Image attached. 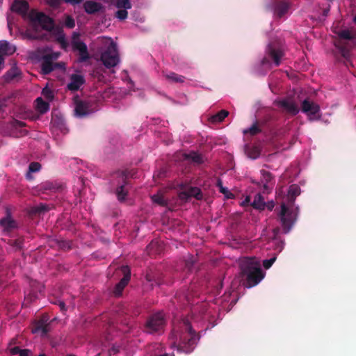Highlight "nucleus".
Returning <instances> with one entry per match:
<instances>
[{
    "label": "nucleus",
    "mask_w": 356,
    "mask_h": 356,
    "mask_svg": "<svg viewBox=\"0 0 356 356\" xmlns=\"http://www.w3.org/2000/svg\"><path fill=\"white\" fill-rule=\"evenodd\" d=\"M300 194V188L296 184H292L289 186L288 194L286 198V204L282 202L281 210L278 214L279 220L281 223L283 233L288 234L296 223L298 215V208L294 210L295 200Z\"/></svg>",
    "instance_id": "f257e3e1"
},
{
    "label": "nucleus",
    "mask_w": 356,
    "mask_h": 356,
    "mask_svg": "<svg viewBox=\"0 0 356 356\" xmlns=\"http://www.w3.org/2000/svg\"><path fill=\"white\" fill-rule=\"evenodd\" d=\"M171 337L175 339V343H177L178 350L185 353H191L200 339L186 318L182 320L177 330L173 329Z\"/></svg>",
    "instance_id": "f03ea898"
},
{
    "label": "nucleus",
    "mask_w": 356,
    "mask_h": 356,
    "mask_svg": "<svg viewBox=\"0 0 356 356\" xmlns=\"http://www.w3.org/2000/svg\"><path fill=\"white\" fill-rule=\"evenodd\" d=\"M240 268L242 277L245 278V287L251 288L257 285L264 277V272L253 259H243L240 264Z\"/></svg>",
    "instance_id": "7ed1b4c3"
},
{
    "label": "nucleus",
    "mask_w": 356,
    "mask_h": 356,
    "mask_svg": "<svg viewBox=\"0 0 356 356\" xmlns=\"http://www.w3.org/2000/svg\"><path fill=\"white\" fill-rule=\"evenodd\" d=\"M166 319L163 312H158L150 315L144 325V332L150 334H161L163 332Z\"/></svg>",
    "instance_id": "20e7f679"
},
{
    "label": "nucleus",
    "mask_w": 356,
    "mask_h": 356,
    "mask_svg": "<svg viewBox=\"0 0 356 356\" xmlns=\"http://www.w3.org/2000/svg\"><path fill=\"white\" fill-rule=\"evenodd\" d=\"M266 54L267 56L264 57L261 61L262 65L270 64L271 59L276 66H279L284 55L281 43L278 41L270 42L266 49Z\"/></svg>",
    "instance_id": "39448f33"
},
{
    "label": "nucleus",
    "mask_w": 356,
    "mask_h": 356,
    "mask_svg": "<svg viewBox=\"0 0 356 356\" xmlns=\"http://www.w3.org/2000/svg\"><path fill=\"white\" fill-rule=\"evenodd\" d=\"M101 60L106 68L115 67L120 61L115 43L111 42L101 54Z\"/></svg>",
    "instance_id": "423d86ee"
},
{
    "label": "nucleus",
    "mask_w": 356,
    "mask_h": 356,
    "mask_svg": "<svg viewBox=\"0 0 356 356\" xmlns=\"http://www.w3.org/2000/svg\"><path fill=\"white\" fill-rule=\"evenodd\" d=\"M59 53H47L44 54L41 58V72L44 75L49 74L55 69H64L65 65L63 63H54L59 57Z\"/></svg>",
    "instance_id": "0eeeda50"
},
{
    "label": "nucleus",
    "mask_w": 356,
    "mask_h": 356,
    "mask_svg": "<svg viewBox=\"0 0 356 356\" xmlns=\"http://www.w3.org/2000/svg\"><path fill=\"white\" fill-rule=\"evenodd\" d=\"M72 47L74 51H79L80 62H86L90 58V54L88 51L87 45L79 40V34L73 33Z\"/></svg>",
    "instance_id": "6e6552de"
},
{
    "label": "nucleus",
    "mask_w": 356,
    "mask_h": 356,
    "mask_svg": "<svg viewBox=\"0 0 356 356\" xmlns=\"http://www.w3.org/2000/svg\"><path fill=\"white\" fill-rule=\"evenodd\" d=\"M121 271L123 274V277L116 284L113 291V293L115 297L122 296L124 289L129 284L131 279V270L128 266H122Z\"/></svg>",
    "instance_id": "1a4fd4ad"
},
{
    "label": "nucleus",
    "mask_w": 356,
    "mask_h": 356,
    "mask_svg": "<svg viewBox=\"0 0 356 356\" xmlns=\"http://www.w3.org/2000/svg\"><path fill=\"white\" fill-rule=\"evenodd\" d=\"M30 18L32 22H38L44 30L51 31L54 29V20L43 13L31 14Z\"/></svg>",
    "instance_id": "9d476101"
},
{
    "label": "nucleus",
    "mask_w": 356,
    "mask_h": 356,
    "mask_svg": "<svg viewBox=\"0 0 356 356\" xmlns=\"http://www.w3.org/2000/svg\"><path fill=\"white\" fill-rule=\"evenodd\" d=\"M74 113L78 118H83L94 112L92 104L89 101L75 99Z\"/></svg>",
    "instance_id": "9b49d317"
},
{
    "label": "nucleus",
    "mask_w": 356,
    "mask_h": 356,
    "mask_svg": "<svg viewBox=\"0 0 356 356\" xmlns=\"http://www.w3.org/2000/svg\"><path fill=\"white\" fill-rule=\"evenodd\" d=\"M301 110L303 113H306L310 119H319L321 117L318 115L320 113V106L309 99H305L302 102Z\"/></svg>",
    "instance_id": "f8f14e48"
},
{
    "label": "nucleus",
    "mask_w": 356,
    "mask_h": 356,
    "mask_svg": "<svg viewBox=\"0 0 356 356\" xmlns=\"http://www.w3.org/2000/svg\"><path fill=\"white\" fill-rule=\"evenodd\" d=\"M118 175L119 177H122L124 184L119 186L116 188L115 193L117 195L118 200L120 202H123L125 200L126 197L127 196L128 192L125 190L124 186L127 184V179L131 176L130 173L127 170L118 171Z\"/></svg>",
    "instance_id": "ddd939ff"
},
{
    "label": "nucleus",
    "mask_w": 356,
    "mask_h": 356,
    "mask_svg": "<svg viewBox=\"0 0 356 356\" xmlns=\"http://www.w3.org/2000/svg\"><path fill=\"white\" fill-rule=\"evenodd\" d=\"M49 318L47 314L42 315V317L36 321L33 326L32 332H42V335H46L49 332Z\"/></svg>",
    "instance_id": "4468645a"
},
{
    "label": "nucleus",
    "mask_w": 356,
    "mask_h": 356,
    "mask_svg": "<svg viewBox=\"0 0 356 356\" xmlns=\"http://www.w3.org/2000/svg\"><path fill=\"white\" fill-rule=\"evenodd\" d=\"M277 105L286 113L296 115L299 112L298 104L291 99L286 98L278 102Z\"/></svg>",
    "instance_id": "2eb2a0df"
},
{
    "label": "nucleus",
    "mask_w": 356,
    "mask_h": 356,
    "mask_svg": "<svg viewBox=\"0 0 356 356\" xmlns=\"http://www.w3.org/2000/svg\"><path fill=\"white\" fill-rule=\"evenodd\" d=\"M145 280L149 282L152 286L154 284L160 285L163 282L162 273L156 269L149 268L145 274Z\"/></svg>",
    "instance_id": "dca6fc26"
},
{
    "label": "nucleus",
    "mask_w": 356,
    "mask_h": 356,
    "mask_svg": "<svg viewBox=\"0 0 356 356\" xmlns=\"http://www.w3.org/2000/svg\"><path fill=\"white\" fill-rule=\"evenodd\" d=\"M0 226L6 232H12L17 227V222L12 218L8 210H6V216L0 219Z\"/></svg>",
    "instance_id": "f3484780"
},
{
    "label": "nucleus",
    "mask_w": 356,
    "mask_h": 356,
    "mask_svg": "<svg viewBox=\"0 0 356 356\" xmlns=\"http://www.w3.org/2000/svg\"><path fill=\"white\" fill-rule=\"evenodd\" d=\"M336 47L339 50V54L341 58L343 59V62L348 67V65H351L350 58H351V52L350 49H348L343 43L341 42H338L335 44Z\"/></svg>",
    "instance_id": "a211bd4d"
},
{
    "label": "nucleus",
    "mask_w": 356,
    "mask_h": 356,
    "mask_svg": "<svg viewBox=\"0 0 356 356\" xmlns=\"http://www.w3.org/2000/svg\"><path fill=\"white\" fill-rule=\"evenodd\" d=\"M289 8L290 3L286 1H276L274 3V13L279 18L283 17Z\"/></svg>",
    "instance_id": "6ab92c4d"
},
{
    "label": "nucleus",
    "mask_w": 356,
    "mask_h": 356,
    "mask_svg": "<svg viewBox=\"0 0 356 356\" xmlns=\"http://www.w3.org/2000/svg\"><path fill=\"white\" fill-rule=\"evenodd\" d=\"M29 9V3L24 0H15L12 5L13 11L25 15Z\"/></svg>",
    "instance_id": "aec40b11"
},
{
    "label": "nucleus",
    "mask_w": 356,
    "mask_h": 356,
    "mask_svg": "<svg viewBox=\"0 0 356 356\" xmlns=\"http://www.w3.org/2000/svg\"><path fill=\"white\" fill-rule=\"evenodd\" d=\"M84 83L83 76L74 74L70 77V82L67 84V88L71 91H76Z\"/></svg>",
    "instance_id": "412c9836"
},
{
    "label": "nucleus",
    "mask_w": 356,
    "mask_h": 356,
    "mask_svg": "<svg viewBox=\"0 0 356 356\" xmlns=\"http://www.w3.org/2000/svg\"><path fill=\"white\" fill-rule=\"evenodd\" d=\"M59 186L57 183L51 181H44L37 186L38 191L42 193H56L58 191Z\"/></svg>",
    "instance_id": "4be33fe9"
},
{
    "label": "nucleus",
    "mask_w": 356,
    "mask_h": 356,
    "mask_svg": "<svg viewBox=\"0 0 356 356\" xmlns=\"http://www.w3.org/2000/svg\"><path fill=\"white\" fill-rule=\"evenodd\" d=\"M83 8L88 14L91 15L99 12L103 6L101 3L89 0L84 2Z\"/></svg>",
    "instance_id": "5701e85b"
},
{
    "label": "nucleus",
    "mask_w": 356,
    "mask_h": 356,
    "mask_svg": "<svg viewBox=\"0 0 356 356\" xmlns=\"http://www.w3.org/2000/svg\"><path fill=\"white\" fill-rule=\"evenodd\" d=\"M250 205L255 209L260 211L264 210L266 204L263 196L261 194L257 193L254 196V199Z\"/></svg>",
    "instance_id": "b1692460"
},
{
    "label": "nucleus",
    "mask_w": 356,
    "mask_h": 356,
    "mask_svg": "<svg viewBox=\"0 0 356 356\" xmlns=\"http://www.w3.org/2000/svg\"><path fill=\"white\" fill-rule=\"evenodd\" d=\"M36 108L38 111L43 114L45 113L49 109V104L47 102L44 101L42 97H38L35 100Z\"/></svg>",
    "instance_id": "393cba45"
},
{
    "label": "nucleus",
    "mask_w": 356,
    "mask_h": 356,
    "mask_svg": "<svg viewBox=\"0 0 356 356\" xmlns=\"http://www.w3.org/2000/svg\"><path fill=\"white\" fill-rule=\"evenodd\" d=\"M165 78L173 83H183L185 81V77L182 75H179L175 72H170L164 74Z\"/></svg>",
    "instance_id": "a878e982"
},
{
    "label": "nucleus",
    "mask_w": 356,
    "mask_h": 356,
    "mask_svg": "<svg viewBox=\"0 0 356 356\" xmlns=\"http://www.w3.org/2000/svg\"><path fill=\"white\" fill-rule=\"evenodd\" d=\"M184 157L186 159L191 160L193 162L197 164H201L204 161L202 155L195 152H191L189 154H185Z\"/></svg>",
    "instance_id": "bb28decb"
},
{
    "label": "nucleus",
    "mask_w": 356,
    "mask_h": 356,
    "mask_svg": "<svg viewBox=\"0 0 356 356\" xmlns=\"http://www.w3.org/2000/svg\"><path fill=\"white\" fill-rule=\"evenodd\" d=\"M7 243L13 248L15 250H20L23 248L24 238H18L16 239H9Z\"/></svg>",
    "instance_id": "cd10ccee"
},
{
    "label": "nucleus",
    "mask_w": 356,
    "mask_h": 356,
    "mask_svg": "<svg viewBox=\"0 0 356 356\" xmlns=\"http://www.w3.org/2000/svg\"><path fill=\"white\" fill-rule=\"evenodd\" d=\"M112 1L118 8L131 9L132 7L130 0H112Z\"/></svg>",
    "instance_id": "c85d7f7f"
},
{
    "label": "nucleus",
    "mask_w": 356,
    "mask_h": 356,
    "mask_svg": "<svg viewBox=\"0 0 356 356\" xmlns=\"http://www.w3.org/2000/svg\"><path fill=\"white\" fill-rule=\"evenodd\" d=\"M229 115V112L226 110H221L216 115L211 117V121L212 122H222L227 115Z\"/></svg>",
    "instance_id": "c756f323"
},
{
    "label": "nucleus",
    "mask_w": 356,
    "mask_h": 356,
    "mask_svg": "<svg viewBox=\"0 0 356 356\" xmlns=\"http://www.w3.org/2000/svg\"><path fill=\"white\" fill-rule=\"evenodd\" d=\"M216 186L218 188L219 191L223 195H225L227 198H231L233 196V195L228 190V188L223 186L222 181L221 180V179H217Z\"/></svg>",
    "instance_id": "7c9ffc66"
},
{
    "label": "nucleus",
    "mask_w": 356,
    "mask_h": 356,
    "mask_svg": "<svg viewBox=\"0 0 356 356\" xmlns=\"http://www.w3.org/2000/svg\"><path fill=\"white\" fill-rule=\"evenodd\" d=\"M41 169V164L38 162H31L29 165V172L26 174V178L30 179H31L32 172H36L40 171Z\"/></svg>",
    "instance_id": "2f4dec72"
},
{
    "label": "nucleus",
    "mask_w": 356,
    "mask_h": 356,
    "mask_svg": "<svg viewBox=\"0 0 356 356\" xmlns=\"http://www.w3.org/2000/svg\"><path fill=\"white\" fill-rule=\"evenodd\" d=\"M187 191L191 197H194L198 200L202 198L201 190L197 187H191Z\"/></svg>",
    "instance_id": "473e14b6"
},
{
    "label": "nucleus",
    "mask_w": 356,
    "mask_h": 356,
    "mask_svg": "<svg viewBox=\"0 0 356 356\" xmlns=\"http://www.w3.org/2000/svg\"><path fill=\"white\" fill-rule=\"evenodd\" d=\"M261 131V129L259 127L257 123L253 124L251 127L249 129L243 130L244 134H250L251 136H255L258 134H259Z\"/></svg>",
    "instance_id": "72a5a7b5"
},
{
    "label": "nucleus",
    "mask_w": 356,
    "mask_h": 356,
    "mask_svg": "<svg viewBox=\"0 0 356 356\" xmlns=\"http://www.w3.org/2000/svg\"><path fill=\"white\" fill-rule=\"evenodd\" d=\"M340 39L352 40L355 38L352 32L348 29L342 30L338 33Z\"/></svg>",
    "instance_id": "f704fd0d"
},
{
    "label": "nucleus",
    "mask_w": 356,
    "mask_h": 356,
    "mask_svg": "<svg viewBox=\"0 0 356 356\" xmlns=\"http://www.w3.org/2000/svg\"><path fill=\"white\" fill-rule=\"evenodd\" d=\"M20 74L17 68L10 70L6 74L7 81H12L19 76Z\"/></svg>",
    "instance_id": "c9c22d12"
},
{
    "label": "nucleus",
    "mask_w": 356,
    "mask_h": 356,
    "mask_svg": "<svg viewBox=\"0 0 356 356\" xmlns=\"http://www.w3.org/2000/svg\"><path fill=\"white\" fill-rule=\"evenodd\" d=\"M128 9L125 8H118V10L115 13V17H117L120 20H124L128 17Z\"/></svg>",
    "instance_id": "e433bc0d"
},
{
    "label": "nucleus",
    "mask_w": 356,
    "mask_h": 356,
    "mask_svg": "<svg viewBox=\"0 0 356 356\" xmlns=\"http://www.w3.org/2000/svg\"><path fill=\"white\" fill-rule=\"evenodd\" d=\"M65 26L68 29H73L75 26V21L70 15H67L65 19Z\"/></svg>",
    "instance_id": "4c0bfd02"
},
{
    "label": "nucleus",
    "mask_w": 356,
    "mask_h": 356,
    "mask_svg": "<svg viewBox=\"0 0 356 356\" xmlns=\"http://www.w3.org/2000/svg\"><path fill=\"white\" fill-rule=\"evenodd\" d=\"M9 43L6 41H1L0 42V54H8L9 50Z\"/></svg>",
    "instance_id": "58836bf2"
},
{
    "label": "nucleus",
    "mask_w": 356,
    "mask_h": 356,
    "mask_svg": "<svg viewBox=\"0 0 356 356\" xmlns=\"http://www.w3.org/2000/svg\"><path fill=\"white\" fill-rule=\"evenodd\" d=\"M261 174L262 175L263 180L265 181V185L268 184L271 181L273 177L272 174L270 172L266 171L265 170H261Z\"/></svg>",
    "instance_id": "ea45409f"
},
{
    "label": "nucleus",
    "mask_w": 356,
    "mask_h": 356,
    "mask_svg": "<svg viewBox=\"0 0 356 356\" xmlns=\"http://www.w3.org/2000/svg\"><path fill=\"white\" fill-rule=\"evenodd\" d=\"M248 154L250 158L255 159L259 156L260 152L257 148L254 147L248 151Z\"/></svg>",
    "instance_id": "a19ab883"
},
{
    "label": "nucleus",
    "mask_w": 356,
    "mask_h": 356,
    "mask_svg": "<svg viewBox=\"0 0 356 356\" xmlns=\"http://www.w3.org/2000/svg\"><path fill=\"white\" fill-rule=\"evenodd\" d=\"M276 260V257H273L269 259H265L263 261V266L266 268V269H268L270 268L272 265L273 264V263Z\"/></svg>",
    "instance_id": "79ce46f5"
},
{
    "label": "nucleus",
    "mask_w": 356,
    "mask_h": 356,
    "mask_svg": "<svg viewBox=\"0 0 356 356\" xmlns=\"http://www.w3.org/2000/svg\"><path fill=\"white\" fill-rule=\"evenodd\" d=\"M12 126H13V127L17 129V128H19V127H24L26 126V123L24 122L19 121V120H14L12 122Z\"/></svg>",
    "instance_id": "37998d69"
},
{
    "label": "nucleus",
    "mask_w": 356,
    "mask_h": 356,
    "mask_svg": "<svg viewBox=\"0 0 356 356\" xmlns=\"http://www.w3.org/2000/svg\"><path fill=\"white\" fill-rule=\"evenodd\" d=\"M58 41L60 44L63 49H65L67 47V42L65 38V36L63 35H60L58 38Z\"/></svg>",
    "instance_id": "c03bdc74"
},
{
    "label": "nucleus",
    "mask_w": 356,
    "mask_h": 356,
    "mask_svg": "<svg viewBox=\"0 0 356 356\" xmlns=\"http://www.w3.org/2000/svg\"><path fill=\"white\" fill-rule=\"evenodd\" d=\"M179 197L181 200H185V201H187L191 198L189 193L187 191L181 192L179 195Z\"/></svg>",
    "instance_id": "a18cd8bd"
},
{
    "label": "nucleus",
    "mask_w": 356,
    "mask_h": 356,
    "mask_svg": "<svg viewBox=\"0 0 356 356\" xmlns=\"http://www.w3.org/2000/svg\"><path fill=\"white\" fill-rule=\"evenodd\" d=\"M58 245L60 248L64 249V250H69L71 248L70 242L65 241H60L58 243Z\"/></svg>",
    "instance_id": "49530a36"
},
{
    "label": "nucleus",
    "mask_w": 356,
    "mask_h": 356,
    "mask_svg": "<svg viewBox=\"0 0 356 356\" xmlns=\"http://www.w3.org/2000/svg\"><path fill=\"white\" fill-rule=\"evenodd\" d=\"M56 305H58L61 312H65L67 311L65 303L62 300H58L55 302Z\"/></svg>",
    "instance_id": "de8ad7c7"
},
{
    "label": "nucleus",
    "mask_w": 356,
    "mask_h": 356,
    "mask_svg": "<svg viewBox=\"0 0 356 356\" xmlns=\"http://www.w3.org/2000/svg\"><path fill=\"white\" fill-rule=\"evenodd\" d=\"M152 200L154 202H157L158 204L163 205L164 204L163 198L161 197L154 195L152 197Z\"/></svg>",
    "instance_id": "09e8293b"
},
{
    "label": "nucleus",
    "mask_w": 356,
    "mask_h": 356,
    "mask_svg": "<svg viewBox=\"0 0 356 356\" xmlns=\"http://www.w3.org/2000/svg\"><path fill=\"white\" fill-rule=\"evenodd\" d=\"M21 348L18 346H15L10 349V353L12 355H17L20 353Z\"/></svg>",
    "instance_id": "8fccbe9b"
},
{
    "label": "nucleus",
    "mask_w": 356,
    "mask_h": 356,
    "mask_svg": "<svg viewBox=\"0 0 356 356\" xmlns=\"http://www.w3.org/2000/svg\"><path fill=\"white\" fill-rule=\"evenodd\" d=\"M251 198L250 196H246L245 200L242 202L241 205L245 207L246 205L250 204Z\"/></svg>",
    "instance_id": "3c124183"
},
{
    "label": "nucleus",
    "mask_w": 356,
    "mask_h": 356,
    "mask_svg": "<svg viewBox=\"0 0 356 356\" xmlns=\"http://www.w3.org/2000/svg\"><path fill=\"white\" fill-rule=\"evenodd\" d=\"M31 351L28 349H21L19 356H29Z\"/></svg>",
    "instance_id": "603ef678"
},
{
    "label": "nucleus",
    "mask_w": 356,
    "mask_h": 356,
    "mask_svg": "<svg viewBox=\"0 0 356 356\" xmlns=\"http://www.w3.org/2000/svg\"><path fill=\"white\" fill-rule=\"evenodd\" d=\"M280 227H275L273 229V237L274 238H277L278 234H280Z\"/></svg>",
    "instance_id": "864d4df0"
},
{
    "label": "nucleus",
    "mask_w": 356,
    "mask_h": 356,
    "mask_svg": "<svg viewBox=\"0 0 356 356\" xmlns=\"http://www.w3.org/2000/svg\"><path fill=\"white\" fill-rule=\"evenodd\" d=\"M65 1L72 4H77L81 3L82 0H65Z\"/></svg>",
    "instance_id": "5fc2aeb1"
},
{
    "label": "nucleus",
    "mask_w": 356,
    "mask_h": 356,
    "mask_svg": "<svg viewBox=\"0 0 356 356\" xmlns=\"http://www.w3.org/2000/svg\"><path fill=\"white\" fill-rule=\"evenodd\" d=\"M3 63H4V59L1 56H0V70L2 68Z\"/></svg>",
    "instance_id": "6e6d98bb"
},
{
    "label": "nucleus",
    "mask_w": 356,
    "mask_h": 356,
    "mask_svg": "<svg viewBox=\"0 0 356 356\" xmlns=\"http://www.w3.org/2000/svg\"><path fill=\"white\" fill-rule=\"evenodd\" d=\"M160 356H175V355L173 353H172V354L165 353V354L161 355Z\"/></svg>",
    "instance_id": "4d7b16f0"
},
{
    "label": "nucleus",
    "mask_w": 356,
    "mask_h": 356,
    "mask_svg": "<svg viewBox=\"0 0 356 356\" xmlns=\"http://www.w3.org/2000/svg\"><path fill=\"white\" fill-rule=\"evenodd\" d=\"M21 133L22 135H26V134H27L28 131L26 130H23L21 131Z\"/></svg>",
    "instance_id": "13d9d810"
},
{
    "label": "nucleus",
    "mask_w": 356,
    "mask_h": 356,
    "mask_svg": "<svg viewBox=\"0 0 356 356\" xmlns=\"http://www.w3.org/2000/svg\"><path fill=\"white\" fill-rule=\"evenodd\" d=\"M154 244H155L154 243L152 242V243L148 245V247H147V248L152 247V246H154Z\"/></svg>",
    "instance_id": "bf43d9fd"
},
{
    "label": "nucleus",
    "mask_w": 356,
    "mask_h": 356,
    "mask_svg": "<svg viewBox=\"0 0 356 356\" xmlns=\"http://www.w3.org/2000/svg\"><path fill=\"white\" fill-rule=\"evenodd\" d=\"M67 356H76V355H73V354H70V355H67Z\"/></svg>",
    "instance_id": "052dcab7"
},
{
    "label": "nucleus",
    "mask_w": 356,
    "mask_h": 356,
    "mask_svg": "<svg viewBox=\"0 0 356 356\" xmlns=\"http://www.w3.org/2000/svg\"><path fill=\"white\" fill-rule=\"evenodd\" d=\"M39 356H46L44 354H40Z\"/></svg>",
    "instance_id": "680f3d73"
}]
</instances>
